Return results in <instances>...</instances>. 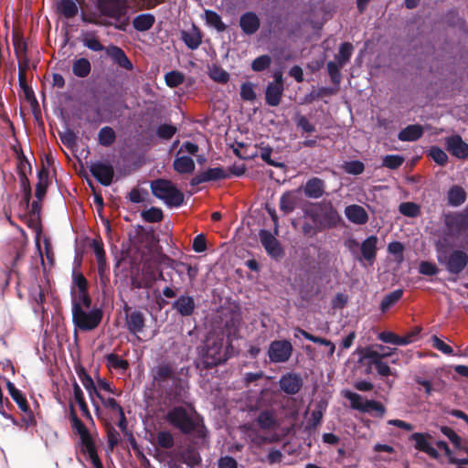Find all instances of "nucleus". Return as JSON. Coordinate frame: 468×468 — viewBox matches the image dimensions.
<instances>
[{
	"label": "nucleus",
	"mask_w": 468,
	"mask_h": 468,
	"mask_svg": "<svg viewBox=\"0 0 468 468\" xmlns=\"http://www.w3.org/2000/svg\"><path fill=\"white\" fill-rule=\"evenodd\" d=\"M154 384L161 390L165 401L171 405L185 402L187 394L186 383L176 375L174 366L163 362L151 370Z\"/></svg>",
	"instance_id": "f257e3e1"
},
{
	"label": "nucleus",
	"mask_w": 468,
	"mask_h": 468,
	"mask_svg": "<svg viewBox=\"0 0 468 468\" xmlns=\"http://www.w3.org/2000/svg\"><path fill=\"white\" fill-rule=\"evenodd\" d=\"M176 459L181 463L186 464L189 468H197L201 465L202 458L199 451L193 445L188 444L180 450Z\"/></svg>",
	"instance_id": "4468645a"
},
{
	"label": "nucleus",
	"mask_w": 468,
	"mask_h": 468,
	"mask_svg": "<svg viewBox=\"0 0 468 468\" xmlns=\"http://www.w3.org/2000/svg\"><path fill=\"white\" fill-rule=\"evenodd\" d=\"M403 296V290L397 289L384 296L380 303V310L386 313L392 306H394Z\"/></svg>",
	"instance_id": "ea45409f"
},
{
	"label": "nucleus",
	"mask_w": 468,
	"mask_h": 468,
	"mask_svg": "<svg viewBox=\"0 0 468 468\" xmlns=\"http://www.w3.org/2000/svg\"><path fill=\"white\" fill-rule=\"evenodd\" d=\"M57 10L60 16L67 19L75 17L79 13V6L74 0H59Z\"/></svg>",
	"instance_id": "7c9ffc66"
},
{
	"label": "nucleus",
	"mask_w": 468,
	"mask_h": 468,
	"mask_svg": "<svg viewBox=\"0 0 468 468\" xmlns=\"http://www.w3.org/2000/svg\"><path fill=\"white\" fill-rule=\"evenodd\" d=\"M346 218L356 225H364L368 221V214L367 210L356 204L346 206L345 208Z\"/></svg>",
	"instance_id": "a878e982"
},
{
	"label": "nucleus",
	"mask_w": 468,
	"mask_h": 468,
	"mask_svg": "<svg viewBox=\"0 0 468 468\" xmlns=\"http://www.w3.org/2000/svg\"><path fill=\"white\" fill-rule=\"evenodd\" d=\"M69 420L71 422L72 429L79 434V436H82L90 432L85 424L77 416L75 408L72 404L69 405Z\"/></svg>",
	"instance_id": "49530a36"
},
{
	"label": "nucleus",
	"mask_w": 468,
	"mask_h": 468,
	"mask_svg": "<svg viewBox=\"0 0 468 468\" xmlns=\"http://www.w3.org/2000/svg\"><path fill=\"white\" fill-rule=\"evenodd\" d=\"M90 174L102 186H108L112 183L114 170L112 165L102 162H95L90 165Z\"/></svg>",
	"instance_id": "9b49d317"
},
{
	"label": "nucleus",
	"mask_w": 468,
	"mask_h": 468,
	"mask_svg": "<svg viewBox=\"0 0 468 468\" xmlns=\"http://www.w3.org/2000/svg\"><path fill=\"white\" fill-rule=\"evenodd\" d=\"M325 182L319 177H312L305 183L303 191L306 197L317 199L325 193Z\"/></svg>",
	"instance_id": "b1692460"
},
{
	"label": "nucleus",
	"mask_w": 468,
	"mask_h": 468,
	"mask_svg": "<svg viewBox=\"0 0 468 468\" xmlns=\"http://www.w3.org/2000/svg\"><path fill=\"white\" fill-rule=\"evenodd\" d=\"M229 177V174L222 167L208 168L205 172L195 176L190 185L197 186L204 182L218 181Z\"/></svg>",
	"instance_id": "a211bd4d"
},
{
	"label": "nucleus",
	"mask_w": 468,
	"mask_h": 468,
	"mask_svg": "<svg viewBox=\"0 0 468 468\" xmlns=\"http://www.w3.org/2000/svg\"><path fill=\"white\" fill-rule=\"evenodd\" d=\"M37 183L36 186V197L38 201H41L47 193V189L49 184V171L47 167L42 168L37 172Z\"/></svg>",
	"instance_id": "c85d7f7f"
},
{
	"label": "nucleus",
	"mask_w": 468,
	"mask_h": 468,
	"mask_svg": "<svg viewBox=\"0 0 468 468\" xmlns=\"http://www.w3.org/2000/svg\"><path fill=\"white\" fill-rule=\"evenodd\" d=\"M445 147L452 155L459 159H465L468 157V144L459 134L446 137Z\"/></svg>",
	"instance_id": "2eb2a0df"
},
{
	"label": "nucleus",
	"mask_w": 468,
	"mask_h": 468,
	"mask_svg": "<svg viewBox=\"0 0 468 468\" xmlns=\"http://www.w3.org/2000/svg\"><path fill=\"white\" fill-rule=\"evenodd\" d=\"M293 352V346L289 340H274L271 342L268 348V356L271 363L287 362Z\"/></svg>",
	"instance_id": "1a4fd4ad"
},
{
	"label": "nucleus",
	"mask_w": 468,
	"mask_h": 468,
	"mask_svg": "<svg viewBox=\"0 0 468 468\" xmlns=\"http://www.w3.org/2000/svg\"><path fill=\"white\" fill-rule=\"evenodd\" d=\"M197 304L193 296L181 294L172 303V309L183 317L192 316L195 314Z\"/></svg>",
	"instance_id": "dca6fc26"
},
{
	"label": "nucleus",
	"mask_w": 468,
	"mask_h": 468,
	"mask_svg": "<svg viewBox=\"0 0 468 468\" xmlns=\"http://www.w3.org/2000/svg\"><path fill=\"white\" fill-rule=\"evenodd\" d=\"M354 47L349 42H344L340 45L338 53L335 55V60L340 66L346 65L351 58Z\"/></svg>",
	"instance_id": "c03bdc74"
},
{
	"label": "nucleus",
	"mask_w": 468,
	"mask_h": 468,
	"mask_svg": "<svg viewBox=\"0 0 468 468\" xmlns=\"http://www.w3.org/2000/svg\"><path fill=\"white\" fill-rule=\"evenodd\" d=\"M283 87L276 84H268L265 90V102L267 105L276 107L281 103L283 95Z\"/></svg>",
	"instance_id": "cd10ccee"
},
{
	"label": "nucleus",
	"mask_w": 468,
	"mask_h": 468,
	"mask_svg": "<svg viewBox=\"0 0 468 468\" xmlns=\"http://www.w3.org/2000/svg\"><path fill=\"white\" fill-rule=\"evenodd\" d=\"M174 169L179 174H192L195 171V162L187 155L176 157L173 163Z\"/></svg>",
	"instance_id": "72a5a7b5"
},
{
	"label": "nucleus",
	"mask_w": 468,
	"mask_h": 468,
	"mask_svg": "<svg viewBox=\"0 0 468 468\" xmlns=\"http://www.w3.org/2000/svg\"><path fill=\"white\" fill-rule=\"evenodd\" d=\"M177 132V128L172 124H161L156 129V135L165 140H170Z\"/></svg>",
	"instance_id": "052dcab7"
},
{
	"label": "nucleus",
	"mask_w": 468,
	"mask_h": 468,
	"mask_svg": "<svg viewBox=\"0 0 468 468\" xmlns=\"http://www.w3.org/2000/svg\"><path fill=\"white\" fill-rule=\"evenodd\" d=\"M96 8L102 16L114 22H100L102 26H112L114 28L125 31L129 25L127 16L129 5L127 0H96Z\"/></svg>",
	"instance_id": "7ed1b4c3"
},
{
	"label": "nucleus",
	"mask_w": 468,
	"mask_h": 468,
	"mask_svg": "<svg viewBox=\"0 0 468 468\" xmlns=\"http://www.w3.org/2000/svg\"><path fill=\"white\" fill-rule=\"evenodd\" d=\"M228 358L227 353L223 349V338L207 342L203 355V363L207 369L226 362Z\"/></svg>",
	"instance_id": "6e6552de"
},
{
	"label": "nucleus",
	"mask_w": 468,
	"mask_h": 468,
	"mask_svg": "<svg viewBox=\"0 0 468 468\" xmlns=\"http://www.w3.org/2000/svg\"><path fill=\"white\" fill-rule=\"evenodd\" d=\"M162 262L168 268L173 269L179 276H182L186 271V263L176 261L168 256L164 255Z\"/></svg>",
	"instance_id": "bf43d9fd"
},
{
	"label": "nucleus",
	"mask_w": 468,
	"mask_h": 468,
	"mask_svg": "<svg viewBox=\"0 0 468 468\" xmlns=\"http://www.w3.org/2000/svg\"><path fill=\"white\" fill-rule=\"evenodd\" d=\"M80 452L88 454L90 459L98 455L96 444L90 433L80 436Z\"/></svg>",
	"instance_id": "4c0bfd02"
},
{
	"label": "nucleus",
	"mask_w": 468,
	"mask_h": 468,
	"mask_svg": "<svg viewBox=\"0 0 468 468\" xmlns=\"http://www.w3.org/2000/svg\"><path fill=\"white\" fill-rule=\"evenodd\" d=\"M430 156L440 165H445L448 162V155L439 146H432L431 148Z\"/></svg>",
	"instance_id": "338daca9"
},
{
	"label": "nucleus",
	"mask_w": 468,
	"mask_h": 468,
	"mask_svg": "<svg viewBox=\"0 0 468 468\" xmlns=\"http://www.w3.org/2000/svg\"><path fill=\"white\" fill-rule=\"evenodd\" d=\"M18 82H19L20 88L24 91L26 100L28 102H30L31 104H33V103L37 104V101L36 99L35 93H34L32 88L27 82V76H25L23 78L18 77Z\"/></svg>",
	"instance_id": "0e129e2a"
},
{
	"label": "nucleus",
	"mask_w": 468,
	"mask_h": 468,
	"mask_svg": "<svg viewBox=\"0 0 468 468\" xmlns=\"http://www.w3.org/2000/svg\"><path fill=\"white\" fill-rule=\"evenodd\" d=\"M423 134V128L420 124H410L402 129L399 134V140L402 142H414Z\"/></svg>",
	"instance_id": "c756f323"
},
{
	"label": "nucleus",
	"mask_w": 468,
	"mask_h": 468,
	"mask_svg": "<svg viewBox=\"0 0 468 468\" xmlns=\"http://www.w3.org/2000/svg\"><path fill=\"white\" fill-rule=\"evenodd\" d=\"M165 420L174 429L184 435H193L196 439L204 440L207 431L202 420L195 418L185 407L176 405L165 414Z\"/></svg>",
	"instance_id": "f03ea898"
},
{
	"label": "nucleus",
	"mask_w": 468,
	"mask_h": 468,
	"mask_svg": "<svg viewBox=\"0 0 468 468\" xmlns=\"http://www.w3.org/2000/svg\"><path fill=\"white\" fill-rule=\"evenodd\" d=\"M155 23V17L153 14L144 13L136 16L133 20V26L135 30L144 32L153 27Z\"/></svg>",
	"instance_id": "2f4dec72"
},
{
	"label": "nucleus",
	"mask_w": 468,
	"mask_h": 468,
	"mask_svg": "<svg viewBox=\"0 0 468 468\" xmlns=\"http://www.w3.org/2000/svg\"><path fill=\"white\" fill-rule=\"evenodd\" d=\"M209 77L216 82L225 84L229 80V74L220 66L213 65L209 70Z\"/></svg>",
	"instance_id": "603ef678"
},
{
	"label": "nucleus",
	"mask_w": 468,
	"mask_h": 468,
	"mask_svg": "<svg viewBox=\"0 0 468 468\" xmlns=\"http://www.w3.org/2000/svg\"><path fill=\"white\" fill-rule=\"evenodd\" d=\"M72 323L75 327L83 332H90L96 329L101 323L103 312L101 308H93L90 312L83 310L76 297L71 299Z\"/></svg>",
	"instance_id": "39448f33"
},
{
	"label": "nucleus",
	"mask_w": 468,
	"mask_h": 468,
	"mask_svg": "<svg viewBox=\"0 0 468 468\" xmlns=\"http://www.w3.org/2000/svg\"><path fill=\"white\" fill-rule=\"evenodd\" d=\"M444 224L452 234H460L468 229V212L449 213L444 217Z\"/></svg>",
	"instance_id": "f8f14e48"
},
{
	"label": "nucleus",
	"mask_w": 468,
	"mask_h": 468,
	"mask_svg": "<svg viewBox=\"0 0 468 468\" xmlns=\"http://www.w3.org/2000/svg\"><path fill=\"white\" fill-rule=\"evenodd\" d=\"M256 421L259 427L262 430H271L276 426L274 412L270 410L261 411Z\"/></svg>",
	"instance_id": "58836bf2"
},
{
	"label": "nucleus",
	"mask_w": 468,
	"mask_h": 468,
	"mask_svg": "<svg viewBox=\"0 0 468 468\" xmlns=\"http://www.w3.org/2000/svg\"><path fill=\"white\" fill-rule=\"evenodd\" d=\"M324 228L333 229L338 226L342 220L337 210L331 205L323 211Z\"/></svg>",
	"instance_id": "f704fd0d"
},
{
	"label": "nucleus",
	"mask_w": 468,
	"mask_h": 468,
	"mask_svg": "<svg viewBox=\"0 0 468 468\" xmlns=\"http://www.w3.org/2000/svg\"><path fill=\"white\" fill-rule=\"evenodd\" d=\"M404 163V158L399 154H388L383 158L382 165L389 169H397Z\"/></svg>",
	"instance_id": "69168bd1"
},
{
	"label": "nucleus",
	"mask_w": 468,
	"mask_h": 468,
	"mask_svg": "<svg viewBox=\"0 0 468 468\" xmlns=\"http://www.w3.org/2000/svg\"><path fill=\"white\" fill-rule=\"evenodd\" d=\"M437 260L451 274H460L468 265V254L462 250H453L447 254L443 249H438Z\"/></svg>",
	"instance_id": "423d86ee"
},
{
	"label": "nucleus",
	"mask_w": 468,
	"mask_h": 468,
	"mask_svg": "<svg viewBox=\"0 0 468 468\" xmlns=\"http://www.w3.org/2000/svg\"><path fill=\"white\" fill-rule=\"evenodd\" d=\"M256 92L254 85L251 82H244L240 86V98L246 101H253L256 100Z\"/></svg>",
	"instance_id": "e2e57ef3"
},
{
	"label": "nucleus",
	"mask_w": 468,
	"mask_h": 468,
	"mask_svg": "<svg viewBox=\"0 0 468 468\" xmlns=\"http://www.w3.org/2000/svg\"><path fill=\"white\" fill-rule=\"evenodd\" d=\"M346 173L353 176L361 175L365 170V165L359 160L346 162L343 165Z\"/></svg>",
	"instance_id": "13d9d810"
},
{
	"label": "nucleus",
	"mask_w": 468,
	"mask_h": 468,
	"mask_svg": "<svg viewBox=\"0 0 468 468\" xmlns=\"http://www.w3.org/2000/svg\"><path fill=\"white\" fill-rule=\"evenodd\" d=\"M165 80L168 87L176 88L184 82L185 77L183 73L173 70L165 74Z\"/></svg>",
	"instance_id": "4d7b16f0"
},
{
	"label": "nucleus",
	"mask_w": 468,
	"mask_h": 468,
	"mask_svg": "<svg viewBox=\"0 0 468 468\" xmlns=\"http://www.w3.org/2000/svg\"><path fill=\"white\" fill-rule=\"evenodd\" d=\"M399 211L403 216L416 218L420 214V207L413 202H403L399 205Z\"/></svg>",
	"instance_id": "864d4df0"
},
{
	"label": "nucleus",
	"mask_w": 468,
	"mask_h": 468,
	"mask_svg": "<svg viewBox=\"0 0 468 468\" xmlns=\"http://www.w3.org/2000/svg\"><path fill=\"white\" fill-rule=\"evenodd\" d=\"M13 45L16 58L27 56V45L22 35L14 31L13 32Z\"/></svg>",
	"instance_id": "de8ad7c7"
},
{
	"label": "nucleus",
	"mask_w": 468,
	"mask_h": 468,
	"mask_svg": "<svg viewBox=\"0 0 468 468\" xmlns=\"http://www.w3.org/2000/svg\"><path fill=\"white\" fill-rule=\"evenodd\" d=\"M432 436L428 432H414L410 435V440L414 441V448L420 452H425L432 459L438 460L440 453L431 446L430 441Z\"/></svg>",
	"instance_id": "9d476101"
},
{
	"label": "nucleus",
	"mask_w": 468,
	"mask_h": 468,
	"mask_svg": "<svg viewBox=\"0 0 468 468\" xmlns=\"http://www.w3.org/2000/svg\"><path fill=\"white\" fill-rule=\"evenodd\" d=\"M5 385L10 397L23 412L22 422L26 428L35 427L37 425L36 416L31 410L26 396L9 379H5Z\"/></svg>",
	"instance_id": "0eeeda50"
},
{
	"label": "nucleus",
	"mask_w": 468,
	"mask_h": 468,
	"mask_svg": "<svg viewBox=\"0 0 468 468\" xmlns=\"http://www.w3.org/2000/svg\"><path fill=\"white\" fill-rule=\"evenodd\" d=\"M300 201V197L295 191H286L280 197L279 207L283 214L292 213Z\"/></svg>",
	"instance_id": "bb28decb"
},
{
	"label": "nucleus",
	"mask_w": 468,
	"mask_h": 468,
	"mask_svg": "<svg viewBox=\"0 0 468 468\" xmlns=\"http://www.w3.org/2000/svg\"><path fill=\"white\" fill-rule=\"evenodd\" d=\"M106 366L109 368L121 369L125 371L129 367L127 360L122 358L115 353H111L105 356Z\"/></svg>",
	"instance_id": "37998d69"
},
{
	"label": "nucleus",
	"mask_w": 468,
	"mask_h": 468,
	"mask_svg": "<svg viewBox=\"0 0 468 468\" xmlns=\"http://www.w3.org/2000/svg\"><path fill=\"white\" fill-rule=\"evenodd\" d=\"M152 194L168 207H179L185 202L184 193L168 179L158 178L150 184Z\"/></svg>",
	"instance_id": "20e7f679"
},
{
	"label": "nucleus",
	"mask_w": 468,
	"mask_h": 468,
	"mask_svg": "<svg viewBox=\"0 0 468 468\" xmlns=\"http://www.w3.org/2000/svg\"><path fill=\"white\" fill-rule=\"evenodd\" d=\"M180 39L189 49L196 50L202 43L203 34L196 24H192L190 29L180 31Z\"/></svg>",
	"instance_id": "aec40b11"
},
{
	"label": "nucleus",
	"mask_w": 468,
	"mask_h": 468,
	"mask_svg": "<svg viewBox=\"0 0 468 468\" xmlns=\"http://www.w3.org/2000/svg\"><path fill=\"white\" fill-rule=\"evenodd\" d=\"M239 25L245 35L250 36L259 30L261 20L256 13L248 11L240 16Z\"/></svg>",
	"instance_id": "4be33fe9"
},
{
	"label": "nucleus",
	"mask_w": 468,
	"mask_h": 468,
	"mask_svg": "<svg viewBox=\"0 0 468 468\" xmlns=\"http://www.w3.org/2000/svg\"><path fill=\"white\" fill-rule=\"evenodd\" d=\"M271 64V58L269 55H261L251 62V69L255 72H261L267 69Z\"/></svg>",
	"instance_id": "6e6d98bb"
},
{
	"label": "nucleus",
	"mask_w": 468,
	"mask_h": 468,
	"mask_svg": "<svg viewBox=\"0 0 468 468\" xmlns=\"http://www.w3.org/2000/svg\"><path fill=\"white\" fill-rule=\"evenodd\" d=\"M344 396L350 401L352 409L357 410L362 412L367 410L366 401L363 400V397L361 395L346 390Z\"/></svg>",
	"instance_id": "3c124183"
},
{
	"label": "nucleus",
	"mask_w": 468,
	"mask_h": 468,
	"mask_svg": "<svg viewBox=\"0 0 468 468\" xmlns=\"http://www.w3.org/2000/svg\"><path fill=\"white\" fill-rule=\"evenodd\" d=\"M156 444L163 449H172L175 445L173 434L168 431H161L157 432Z\"/></svg>",
	"instance_id": "09e8293b"
},
{
	"label": "nucleus",
	"mask_w": 468,
	"mask_h": 468,
	"mask_svg": "<svg viewBox=\"0 0 468 468\" xmlns=\"http://www.w3.org/2000/svg\"><path fill=\"white\" fill-rule=\"evenodd\" d=\"M125 322L128 331L133 335L142 333L145 327V316L138 310H133L131 314H127Z\"/></svg>",
	"instance_id": "393cba45"
},
{
	"label": "nucleus",
	"mask_w": 468,
	"mask_h": 468,
	"mask_svg": "<svg viewBox=\"0 0 468 468\" xmlns=\"http://www.w3.org/2000/svg\"><path fill=\"white\" fill-rule=\"evenodd\" d=\"M293 122L297 129L301 130L303 133H312L315 132V125L312 123L305 115L299 112L294 114Z\"/></svg>",
	"instance_id": "a18cd8bd"
},
{
	"label": "nucleus",
	"mask_w": 468,
	"mask_h": 468,
	"mask_svg": "<svg viewBox=\"0 0 468 468\" xmlns=\"http://www.w3.org/2000/svg\"><path fill=\"white\" fill-rule=\"evenodd\" d=\"M141 216L145 222L149 223L160 222L164 218L162 209L155 207L142 211Z\"/></svg>",
	"instance_id": "8fccbe9b"
},
{
	"label": "nucleus",
	"mask_w": 468,
	"mask_h": 468,
	"mask_svg": "<svg viewBox=\"0 0 468 468\" xmlns=\"http://www.w3.org/2000/svg\"><path fill=\"white\" fill-rule=\"evenodd\" d=\"M72 282L79 292H84L88 290V281L82 272L74 271L72 272Z\"/></svg>",
	"instance_id": "774afa93"
},
{
	"label": "nucleus",
	"mask_w": 468,
	"mask_h": 468,
	"mask_svg": "<svg viewBox=\"0 0 468 468\" xmlns=\"http://www.w3.org/2000/svg\"><path fill=\"white\" fill-rule=\"evenodd\" d=\"M448 204L452 207H459L466 200V192L460 186H452L448 191Z\"/></svg>",
	"instance_id": "c9c22d12"
},
{
	"label": "nucleus",
	"mask_w": 468,
	"mask_h": 468,
	"mask_svg": "<svg viewBox=\"0 0 468 468\" xmlns=\"http://www.w3.org/2000/svg\"><path fill=\"white\" fill-rule=\"evenodd\" d=\"M261 243L272 258H279L282 255L283 251L277 239L266 229L260 231Z\"/></svg>",
	"instance_id": "f3484780"
},
{
	"label": "nucleus",
	"mask_w": 468,
	"mask_h": 468,
	"mask_svg": "<svg viewBox=\"0 0 468 468\" xmlns=\"http://www.w3.org/2000/svg\"><path fill=\"white\" fill-rule=\"evenodd\" d=\"M378 244V237L375 235H371L367 237L365 240L360 244V251L361 257H357L359 261L365 260L370 265L374 263L377 257V248Z\"/></svg>",
	"instance_id": "5701e85b"
},
{
	"label": "nucleus",
	"mask_w": 468,
	"mask_h": 468,
	"mask_svg": "<svg viewBox=\"0 0 468 468\" xmlns=\"http://www.w3.org/2000/svg\"><path fill=\"white\" fill-rule=\"evenodd\" d=\"M105 52L112 60L120 68L126 70H133V65L127 57L122 48L115 45H110L106 48Z\"/></svg>",
	"instance_id": "412c9836"
},
{
	"label": "nucleus",
	"mask_w": 468,
	"mask_h": 468,
	"mask_svg": "<svg viewBox=\"0 0 468 468\" xmlns=\"http://www.w3.org/2000/svg\"><path fill=\"white\" fill-rule=\"evenodd\" d=\"M58 135L61 143L68 148L72 149L77 144L78 136L73 130L68 129Z\"/></svg>",
	"instance_id": "680f3d73"
},
{
	"label": "nucleus",
	"mask_w": 468,
	"mask_h": 468,
	"mask_svg": "<svg viewBox=\"0 0 468 468\" xmlns=\"http://www.w3.org/2000/svg\"><path fill=\"white\" fill-rule=\"evenodd\" d=\"M205 19L206 23L213 27L218 32H224L227 29V26L216 11L205 10Z\"/></svg>",
	"instance_id": "a19ab883"
},
{
	"label": "nucleus",
	"mask_w": 468,
	"mask_h": 468,
	"mask_svg": "<svg viewBox=\"0 0 468 468\" xmlns=\"http://www.w3.org/2000/svg\"><path fill=\"white\" fill-rule=\"evenodd\" d=\"M271 154L272 148L271 146L266 145L260 147V156L266 164L274 167H284L285 165L283 163L277 162L271 158Z\"/></svg>",
	"instance_id": "5fc2aeb1"
},
{
	"label": "nucleus",
	"mask_w": 468,
	"mask_h": 468,
	"mask_svg": "<svg viewBox=\"0 0 468 468\" xmlns=\"http://www.w3.org/2000/svg\"><path fill=\"white\" fill-rule=\"evenodd\" d=\"M360 355L359 362L364 363L367 368V373L371 371V367L376 366L380 359H384L391 356V353H380L372 346H367L358 350Z\"/></svg>",
	"instance_id": "6ab92c4d"
},
{
	"label": "nucleus",
	"mask_w": 468,
	"mask_h": 468,
	"mask_svg": "<svg viewBox=\"0 0 468 468\" xmlns=\"http://www.w3.org/2000/svg\"><path fill=\"white\" fill-rule=\"evenodd\" d=\"M300 335L303 336L305 339H307L309 341H312L313 343L329 346L330 347L329 355H331V356L334 354V352L335 350V345L330 340H328L326 338L320 337V336L314 335L300 327L294 328V337L298 338Z\"/></svg>",
	"instance_id": "473e14b6"
},
{
	"label": "nucleus",
	"mask_w": 468,
	"mask_h": 468,
	"mask_svg": "<svg viewBox=\"0 0 468 468\" xmlns=\"http://www.w3.org/2000/svg\"><path fill=\"white\" fill-rule=\"evenodd\" d=\"M303 385V381L301 376L293 372L283 374L279 380L281 390L287 395L297 394L302 389Z\"/></svg>",
	"instance_id": "ddd939ff"
},
{
	"label": "nucleus",
	"mask_w": 468,
	"mask_h": 468,
	"mask_svg": "<svg viewBox=\"0 0 468 468\" xmlns=\"http://www.w3.org/2000/svg\"><path fill=\"white\" fill-rule=\"evenodd\" d=\"M116 140V133L110 126L102 127L98 133L99 144L104 147H109L113 144Z\"/></svg>",
	"instance_id": "79ce46f5"
},
{
	"label": "nucleus",
	"mask_w": 468,
	"mask_h": 468,
	"mask_svg": "<svg viewBox=\"0 0 468 468\" xmlns=\"http://www.w3.org/2000/svg\"><path fill=\"white\" fill-rule=\"evenodd\" d=\"M91 64L86 58H80L72 63V72L78 78H86L90 75Z\"/></svg>",
	"instance_id": "e433bc0d"
}]
</instances>
